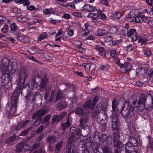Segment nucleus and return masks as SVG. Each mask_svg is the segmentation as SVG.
Masks as SVG:
<instances>
[{
    "label": "nucleus",
    "instance_id": "f257e3e1",
    "mask_svg": "<svg viewBox=\"0 0 153 153\" xmlns=\"http://www.w3.org/2000/svg\"><path fill=\"white\" fill-rule=\"evenodd\" d=\"M21 89L20 86H18L17 87L11 97V106H7L6 107L7 113L10 115H13L16 111V106L18 102L19 97L21 92L22 94L25 96L27 99H30V97H31V93L30 91H29L26 95H24L23 94Z\"/></svg>",
    "mask_w": 153,
    "mask_h": 153
},
{
    "label": "nucleus",
    "instance_id": "f03ea898",
    "mask_svg": "<svg viewBox=\"0 0 153 153\" xmlns=\"http://www.w3.org/2000/svg\"><path fill=\"white\" fill-rule=\"evenodd\" d=\"M10 61L6 57L1 59V63L0 65V68L2 75L11 76L15 73H17L18 70L13 65H11V68L9 67Z\"/></svg>",
    "mask_w": 153,
    "mask_h": 153
},
{
    "label": "nucleus",
    "instance_id": "7ed1b4c3",
    "mask_svg": "<svg viewBox=\"0 0 153 153\" xmlns=\"http://www.w3.org/2000/svg\"><path fill=\"white\" fill-rule=\"evenodd\" d=\"M107 105L105 104H102L101 107L98 108L97 110H94V113L95 115L97 116V120L100 122L106 120L107 115L106 114V109Z\"/></svg>",
    "mask_w": 153,
    "mask_h": 153
},
{
    "label": "nucleus",
    "instance_id": "20e7f679",
    "mask_svg": "<svg viewBox=\"0 0 153 153\" xmlns=\"http://www.w3.org/2000/svg\"><path fill=\"white\" fill-rule=\"evenodd\" d=\"M32 82L34 88H37L38 87H40L41 88H45L47 87L48 81L46 77L42 78L39 76L37 75L32 79Z\"/></svg>",
    "mask_w": 153,
    "mask_h": 153
},
{
    "label": "nucleus",
    "instance_id": "39448f33",
    "mask_svg": "<svg viewBox=\"0 0 153 153\" xmlns=\"http://www.w3.org/2000/svg\"><path fill=\"white\" fill-rule=\"evenodd\" d=\"M134 107L132 105L130 102L126 101L122 107V115L125 118L130 117L131 112L134 111Z\"/></svg>",
    "mask_w": 153,
    "mask_h": 153
},
{
    "label": "nucleus",
    "instance_id": "423d86ee",
    "mask_svg": "<svg viewBox=\"0 0 153 153\" xmlns=\"http://www.w3.org/2000/svg\"><path fill=\"white\" fill-rule=\"evenodd\" d=\"M75 113L79 115H82V116L80 118L79 120L80 126L83 128L84 126L85 125L89 118V116L88 114L85 111L83 110V109L81 107H77L75 109Z\"/></svg>",
    "mask_w": 153,
    "mask_h": 153
},
{
    "label": "nucleus",
    "instance_id": "0eeeda50",
    "mask_svg": "<svg viewBox=\"0 0 153 153\" xmlns=\"http://www.w3.org/2000/svg\"><path fill=\"white\" fill-rule=\"evenodd\" d=\"M79 147L84 148L83 151L84 153H88V149L92 146V143L87 137L81 139L78 144Z\"/></svg>",
    "mask_w": 153,
    "mask_h": 153
},
{
    "label": "nucleus",
    "instance_id": "6e6552de",
    "mask_svg": "<svg viewBox=\"0 0 153 153\" xmlns=\"http://www.w3.org/2000/svg\"><path fill=\"white\" fill-rule=\"evenodd\" d=\"M148 96L150 98L151 104L148 105L145 109L144 108L142 110H141L143 111V115H147L153 108V94L152 95L148 94Z\"/></svg>",
    "mask_w": 153,
    "mask_h": 153
},
{
    "label": "nucleus",
    "instance_id": "1a4fd4ad",
    "mask_svg": "<svg viewBox=\"0 0 153 153\" xmlns=\"http://www.w3.org/2000/svg\"><path fill=\"white\" fill-rule=\"evenodd\" d=\"M19 73L18 79L20 82L23 84L25 83V80L28 78L29 73L24 69L21 70Z\"/></svg>",
    "mask_w": 153,
    "mask_h": 153
},
{
    "label": "nucleus",
    "instance_id": "9d476101",
    "mask_svg": "<svg viewBox=\"0 0 153 153\" xmlns=\"http://www.w3.org/2000/svg\"><path fill=\"white\" fill-rule=\"evenodd\" d=\"M48 109V107L47 106H46L42 109L39 110L36 113L33 115L32 117V119H34L38 117H42L46 114Z\"/></svg>",
    "mask_w": 153,
    "mask_h": 153
},
{
    "label": "nucleus",
    "instance_id": "9b49d317",
    "mask_svg": "<svg viewBox=\"0 0 153 153\" xmlns=\"http://www.w3.org/2000/svg\"><path fill=\"white\" fill-rule=\"evenodd\" d=\"M146 97L147 96L144 94H142L140 96L137 104V105L136 106L140 110H142L145 108V102L146 100Z\"/></svg>",
    "mask_w": 153,
    "mask_h": 153
},
{
    "label": "nucleus",
    "instance_id": "f8f14e48",
    "mask_svg": "<svg viewBox=\"0 0 153 153\" xmlns=\"http://www.w3.org/2000/svg\"><path fill=\"white\" fill-rule=\"evenodd\" d=\"M100 140L102 142V144H103L105 142L107 144L109 145H111L112 143V138L111 136H107L104 134L101 135Z\"/></svg>",
    "mask_w": 153,
    "mask_h": 153
},
{
    "label": "nucleus",
    "instance_id": "ddd939ff",
    "mask_svg": "<svg viewBox=\"0 0 153 153\" xmlns=\"http://www.w3.org/2000/svg\"><path fill=\"white\" fill-rule=\"evenodd\" d=\"M120 71L123 74L125 73L127 71L131 70L132 68L131 64L129 62H126L124 64H120Z\"/></svg>",
    "mask_w": 153,
    "mask_h": 153
},
{
    "label": "nucleus",
    "instance_id": "4468645a",
    "mask_svg": "<svg viewBox=\"0 0 153 153\" xmlns=\"http://www.w3.org/2000/svg\"><path fill=\"white\" fill-rule=\"evenodd\" d=\"M71 121L68 119L66 122L61 123V126L62 129L60 130V132L58 133L59 136H62L65 133V131L67 127H69L71 125Z\"/></svg>",
    "mask_w": 153,
    "mask_h": 153
},
{
    "label": "nucleus",
    "instance_id": "2eb2a0df",
    "mask_svg": "<svg viewBox=\"0 0 153 153\" xmlns=\"http://www.w3.org/2000/svg\"><path fill=\"white\" fill-rule=\"evenodd\" d=\"M148 68L147 66H143L137 68L136 72L138 77L143 76L147 71Z\"/></svg>",
    "mask_w": 153,
    "mask_h": 153
},
{
    "label": "nucleus",
    "instance_id": "dca6fc26",
    "mask_svg": "<svg viewBox=\"0 0 153 153\" xmlns=\"http://www.w3.org/2000/svg\"><path fill=\"white\" fill-rule=\"evenodd\" d=\"M11 76H6L2 75L1 77V85L5 87L7 89L9 88L7 84L9 83L10 79L11 78Z\"/></svg>",
    "mask_w": 153,
    "mask_h": 153
},
{
    "label": "nucleus",
    "instance_id": "f3484780",
    "mask_svg": "<svg viewBox=\"0 0 153 153\" xmlns=\"http://www.w3.org/2000/svg\"><path fill=\"white\" fill-rule=\"evenodd\" d=\"M128 36L130 37L132 40L134 41L137 39V33L135 29H131L127 32Z\"/></svg>",
    "mask_w": 153,
    "mask_h": 153
},
{
    "label": "nucleus",
    "instance_id": "a211bd4d",
    "mask_svg": "<svg viewBox=\"0 0 153 153\" xmlns=\"http://www.w3.org/2000/svg\"><path fill=\"white\" fill-rule=\"evenodd\" d=\"M118 117L116 114H113L112 117V130H115L117 128Z\"/></svg>",
    "mask_w": 153,
    "mask_h": 153
},
{
    "label": "nucleus",
    "instance_id": "6ab92c4d",
    "mask_svg": "<svg viewBox=\"0 0 153 153\" xmlns=\"http://www.w3.org/2000/svg\"><path fill=\"white\" fill-rule=\"evenodd\" d=\"M108 33L107 30L105 29H98L95 32V34L98 36L107 35Z\"/></svg>",
    "mask_w": 153,
    "mask_h": 153
},
{
    "label": "nucleus",
    "instance_id": "aec40b11",
    "mask_svg": "<svg viewBox=\"0 0 153 153\" xmlns=\"http://www.w3.org/2000/svg\"><path fill=\"white\" fill-rule=\"evenodd\" d=\"M40 51H42V50L37 47H30L28 49V52L31 54H34L36 53L40 54L41 53Z\"/></svg>",
    "mask_w": 153,
    "mask_h": 153
},
{
    "label": "nucleus",
    "instance_id": "412c9836",
    "mask_svg": "<svg viewBox=\"0 0 153 153\" xmlns=\"http://www.w3.org/2000/svg\"><path fill=\"white\" fill-rule=\"evenodd\" d=\"M95 8V7H94L89 4H88L84 5V7L81 8V10H86L89 12H92L94 10Z\"/></svg>",
    "mask_w": 153,
    "mask_h": 153
},
{
    "label": "nucleus",
    "instance_id": "4be33fe9",
    "mask_svg": "<svg viewBox=\"0 0 153 153\" xmlns=\"http://www.w3.org/2000/svg\"><path fill=\"white\" fill-rule=\"evenodd\" d=\"M111 145H108L104 143L103 144H101V146H102V149L103 151V153H112L111 152H110L108 146H110Z\"/></svg>",
    "mask_w": 153,
    "mask_h": 153
},
{
    "label": "nucleus",
    "instance_id": "5701e85b",
    "mask_svg": "<svg viewBox=\"0 0 153 153\" xmlns=\"http://www.w3.org/2000/svg\"><path fill=\"white\" fill-rule=\"evenodd\" d=\"M66 106V103L64 102H60L57 104V109L58 110L61 111L64 109Z\"/></svg>",
    "mask_w": 153,
    "mask_h": 153
},
{
    "label": "nucleus",
    "instance_id": "b1692460",
    "mask_svg": "<svg viewBox=\"0 0 153 153\" xmlns=\"http://www.w3.org/2000/svg\"><path fill=\"white\" fill-rule=\"evenodd\" d=\"M114 131L113 134V140H116L119 139L120 135V131L117 128L115 130H113Z\"/></svg>",
    "mask_w": 153,
    "mask_h": 153
},
{
    "label": "nucleus",
    "instance_id": "393cba45",
    "mask_svg": "<svg viewBox=\"0 0 153 153\" xmlns=\"http://www.w3.org/2000/svg\"><path fill=\"white\" fill-rule=\"evenodd\" d=\"M77 141L78 139L75 137V134L72 133L69 138V144H72L74 142H76Z\"/></svg>",
    "mask_w": 153,
    "mask_h": 153
},
{
    "label": "nucleus",
    "instance_id": "a878e982",
    "mask_svg": "<svg viewBox=\"0 0 153 153\" xmlns=\"http://www.w3.org/2000/svg\"><path fill=\"white\" fill-rule=\"evenodd\" d=\"M137 39L139 43L143 44H145L148 41V39L146 36H143L138 37Z\"/></svg>",
    "mask_w": 153,
    "mask_h": 153
},
{
    "label": "nucleus",
    "instance_id": "bb28decb",
    "mask_svg": "<svg viewBox=\"0 0 153 153\" xmlns=\"http://www.w3.org/2000/svg\"><path fill=\"white\" fill-rule=\"evenodd\" d=\"M114 146L117 149H119L122 147L123 144L119 139L113 140Z\"/></svg>",
    "mask_w": 153,
    "mask_h": 153
},
{
    "label": "nucleus",
    "instance_id": "cd10ccee",
    "mask_svg": "<svg viewBox=\"0 0 153 153\" xmlns=\"http://www.w3.org/2000/svg\"><path fill=\"white\" fill-rule=\"evenodd\" d=\"M47 142L49 143L53 144L55 143L56 140V137L53 135L50 136H48L47 137L46 139Z\"/></svg>",
    "mask_w": 153,
    "mask_h": 153
},
{
    "label": "nucleus",
    "instance_id": "c85d7f7f",
    "mask_svg": "<svg viewBox=\"0 0 153 153\" xmlns=\"http://www.w3.org/2000/svg\"><path fill=\"white\" fill-rule=\"evenodd\" d=\"M16 137V135L15 134H13L12 136L6 140V142L11 145L13 144Z\"/></svg>",
    "mask_w": 153,
    "mask_h": 153
},
{
    "label": "nucleus",
    "instance_id": "c756f323",
    "mask_svg": "<svg viewBox=\"0 0 153 153\" xmlns=\"http://www.w3.org/2000/svg\"><path fill=\"white\" fill-rule=\"evenodd\" d=\"M64 97L63 94L61 90H58L57 93L55 100V101L57 102L59 100L62 99Z\"/></svg>",
    "mask_w": 153,
    "mask_h": 153
},
{
    "label": "nucleus",
    "instance_id": "7c9ffc66",
    "mask_svg": "<svg viewBox=\"0 0 153 153\" xmlns=\"http://www.w3.org/2000/svg\"><path fill=\"white\" fill-rule=\"evenodd\" d=\"M91 104V100L87 101L83 105L84 109L85 111L88 114L89 113V108H90V106Z\"/></svg>",
    "mask_w": 153,
    "mask_h": 153
},
{
    "label": "nucleus",
    "instance_id": "2f4dec72",
    "mask_svg": "<svg viewBox=\"0 0 153 153\" xmlns=\"http://www.w3.org/2000/svg\"><path fill=\"white\" fill-rule=\"evenodd\" d=\"M129 142L132 144V146L136 147L138 144V142L137 140L134 137H131L129 140Z\"/></svg>",
    "mask_w": 153,
    "mask_h": 153
},
{
    "label": "nucleus",
    "instance_id": "473e14b6",
    "mask_svg": "<svg viewBox=\"0 0 153 153\" xmlns=\"http://www.w3.org/2000/svg\"><path fill=\"white\" fill-rule=\"evenodd\" d=\"M148 76L147 77V80L153 82V69L150 70L148 73Z\"/></svg>",
    "mask_w": 153,
    "mask_h": 153
},
{
    "label": "nucleus",
    "instance_id": "72a5a7b5",
    "mask_svg": "<svg viewBox=\"0 0 153 153\" xmlns=\"http://www.w3.org/2000/svg\"><path fill=\"white\" fill-rule=\"evenodd\" d=\"M143 15L142 13H139V15L136 16L135 20L137 23H140L143 22Z\"/></svg>",
    "mask_w": 153,
    "mask_h": 153
},
{
    "label": "nucleus",
    "instance_id": "f704fd0d",
    "mask_svg": "<svg viewBox=\"0 0 153 153\" xmlns=\"http://www.w3.org/2000/svg\"><path fill=\"white\" fill-rule=\"evenodd\" d=\"M78 42L80 44L77 45V49H76V50L82 53H84L85 51V48L81 47L82 42Z\"/></svg>",
    "mask_w": 153,
    "mask_h": 153
},
{
    "label": "nucleus",
    "instance_id": "c9c22d12",
    "mask_svg": "<svg viewBox=\"0 0 153 153\" xmlns=\"http://www.w3.org/2000/svg\"><path fill=\"white\" fill-rule=\"evenodd\" d=\"M48 36V35L46 32H43L38 37V41H40L43 40Z\"/></svg>",
    "mask_w": 153,
    "mask_h": 153
},
{
    "label": "nucleus",
    "instance_id": "e433bc0d",
    "mask_svg": "<svg viewBox=\"0 0 153 153\" xmlns=\"http://www.w3.org/2000/svg\"><path fill=\"white\" fill-rule=\"evenodd\" d=\"M62 142H59L56 144L55 150L56 153H57L59 152L62 147Z\"/></svg>",
    "mask_w": 153,
    "mask_h": 153
},
{
    "label": "nucleus",
    "instance_id": "4c0bfd02",
    "mask_svg": "<svg viewBox=\"0 0 153 153\" xmlns=\"http://www.w3.org/2000/svg\"><path fill=\"white\" fill-rule=\"evenodd\" d=\"M27 146V145H24L23 143H20L18 144L16 148V152H20L22 151L23 147Z\"/></svg>",
    "mask_w": 153,
    "mask_h": 153
},
{
    "label": "nucleus",
    "instance_id": "58836bf2",
    "mask_svg": "<svg viewBox=\"0 0 153 153\" xmlns=\"http://www.w3.org/2000/svg\"><path fill=\"white\" fill-rule=\"evenodd\" d=\"M60 117H59L58 115H56L52 118L51 124H53L55 123H57L60 120Z\"/></svg>",
    "mask_w": 153,
    "mask_h": 153
},
{
    "label": "nucleus",
    "instance_id": "ea45409f",
    "mask_svg": "<svg viewBox=\"0 0 153 153\" xmlns=\"http://www.w3.org/2000/svg\"><path fill=\"white\" fill-rule=\"evenodd\" d=\"M118 30L117 28L116 27H110L109 32L110 34H114L117 33Z\"/></svg>",
    "mask_w": 153,
    "mask_h": 153
},
{
    "label": "nucleus",
    "instance_id": "a19ab883",
    "mask_svg": "<svg viewBox=\"0 0 153 153\" xmlns=\"http://www.w3.org/2000/svg\"><path fill=\"white\" fill-rule=\"evenodd\" d=\"M112 106L113 111H115L117 108V100L116 99H114L112 101Z\"/></svg>",
    "mask_w": 153,
    "mask_h": 153
},
{
    "label": "nucleus",
    "instance_id": "79ce46f5",
    "mask_svg": "<svg viewBox=\"0 0 153 153\" xmlns=\"http://www.w3.org/2000/svg\"><path fill=\"white\" fill-rule=\"evenodd\" d=\"M99 100V98L97 96H96L94 98L93 100L92 101V107L91 108L92 109L95 106L97 102Z\"/></svg>",
    "mask_w": 153,
    "mask_h": 153
},
{
    "label": "nucleus",
    "instance_id": "37998d69",
    "mask_svg": "<svg viewBox=\"0 0 153 153\" xmlns=\"http://www.w3.org/2000/svg\"><path fill=\"white\" fill-rule=\"evenodd\" d=\"M65 85L68 88V89L70 88L72 89L73 91H76L75 87L74 84H70L67 82L65 83Z\"/></svg>",
    "mask_w": 153,
    "mask_h": 153
},
{
    "label": "nucleus",
    "instance_id": "c03bdc74",
    "mask_svg": "<svg viewBox=\"0 0 153 153\" xmlns=\"http://www.w3.org/2000/svg\"><path fill=\"white\" fill-rule=\"evenodd\" d=\"M121 13L120 12H115L113 15V17L115 19L120 18L121 16Z\"/></svg>",
    "mask_w": 153,
    "mask_h": 153
},
{
    "label": "nucleus",
    "instance_id": "a18cd8bd",
    "mask_svg": "<svg viewBox=\"0 0 153 153\" xmlns=\"http://www.w3.org/2000/svg\"><path fill=\"white\" fill-rule=\"evenodd\" d=\"M136 16L135 11L134 10L131 11L128 13V18H135Z\"/></svg>",
    "mask_w": 153,
    "mask_h": 153
},
{
    "label": "nucleus",
    "instance_id": "49530a36",
    "mask_svg": "<svg viewBox=\"0 0 153 153\" xmlns=\"http://www.w3.org/2000/svg\"><path fill=\"white\" fill-rule=\"evenodd\" d=\"M99 54L103 58H107L108 57V55H109V53L105 50L99 53Z\"/></svg>",
    "mask_w": 153,
    "mask_h": 153
},
{
    "label": "nucleus",
    "instance_id": "de8ad7c7",
    "mask_svg": "<svg viewBox=\"0 0 153 153\" xmlns=\"http://www.w3.org/2000/svg\"><path fill=\"white\" fill-rule=\"evenodd\" d=\"M10 28L11 30L13 31H16L17 29L16 24L15 23H13L10 25Z\"/></svg>",
    "mask_w": 153,
    "mask_h": 153
},
{
    "label": "nucleus",
    "instance_id": "09e8293b",
    "mask_svg": "<svg viewBox=\"0 0 153 153\" xmlns=\"http://www.w3.org/2000/svg\"><path fill=\"white\" fill-rule=\"evenodd\" d=\"M144 55L145 56L149 57L152 55V52L150 51L146 50L143 51Z\"/></svg>",
    "mask_w": 153,
    "mask_h": 153
},
{
    "label": "nucleus",
    "instance_id": "8fccbe9b",
    "mask_svg": "<svg viewBox=\"0 0 153 153\" xmlns=\"http://www.w3.org/2000/svg\"><path fill=\"white\" fill-rule=\"evenodd\" d=\"M92 151L94 153H97L99 152V146L97 144L93 146L92 147Z\"/></svg>",
    "mask_w": 153,
    "mask_h": 153
},
{
    "label": "nucleus",
    "instance_id": "3c124183",
    "mask_svg": "<svg viewBox=\"0 0 153 153\" xmlns=\"http://www.w3.org/2000/svg\"><path fill=\"white\" fill-rule=\"evenodd\" d=\"M42 121L41 118L38 119L33 123V125L35 126H37L40 124Z\"/></svg>",
    "mask_w": 153,
    "mask_h": 153
},
{
    "label": "nucleus",
    "instance_id": "603ef678",
    "mask_svg": "<svg viewBox=\"0 0 153 153\" xmlns=\"http://www.w3.org/2000/svg\"><path fill=\"white\" fill-rule=\"evenodd\" d=\"M55 91L54 90H53L51 91V97L49 100V101L51 102L54 100L55 97Z\"/></svg>",
    "mask_w": 153,
    "mask_h": 153
},
{
    "label": "nucleus",
    "instance_id": "864d4df0",
    "mask_svg": "<svg viewBox=\"0 0 153 153\" xmlns=\"http://www.w3.org/2000/svg\"><path fill=\"white\" fill-rule=\"evenodd\" d=\"M27 9L30 10H35L37 11L38 10V8H36L33 5L28 6L27 7Z\"/></svg>",
    "mask_w": 153,
    "mask_h": 153
},
{
    "label": "nucleus",
    "instance_id": "5fc2aeb1",
    "mask_svg": "<svg viewBox=\"0 0 153 153\" xmlns=\"http://www.w3.org/2000/svg\"><path fill=\"white\" fill-rule=\"evenodd\" d=\"M105 41L107 42H110L113 40L112 36H107L105 37Z\"/></svg>",
    "mask_w": 153,
    "mask_h": 153
},
{
    "label": "nucleus",
    "instance_id": "6e6d98bb",
    "mask_svg": "<svg viewBox=\"0 0 153 153\" xmlns=\"http://www.w3.org/2000/svg\"><path fill=\"white\" fill-rule=\"evenodd\" d=\"M30 128H27L26 130L24 131L22 133H21L20 134V135H21V136L26 135L28 134L29 130H30Z\"/></svg>",
    "mask_w": 153,
    "mask_h": 153
},
{
    "label": "nucleus",
    "instance_id": "4d7b16f0",
    "mask_svg": "<svg viewBox=\"0 0 153 153\" xmlns=\"http://www.w3.org/2000/svg\"><path fill=\"white\" fill-rule=\"evenodd\" d=\"M133 45L132 44H130L125 47V49L128 51H131L133 50Z\"/></svg>",
    "mask_w": 153,
    "mask_h": 153
},
{
    "label": "nucleus",
    "instance_id": "13d9d810",
    "mask_svg": "<svg viewBox=\"0 0 153 153\" xmlns=\"http://www.w3.org/2000/svg\"><path fill=\"white\" fill-rule=\"evenodd\" d=\"M8 26L7 25H5L1 29V31L4 33L7 32L8 30Z\"/></svg>",
    "mask_w": 153,
    "mask_h": 153
},
{
    "label": "nucleus",
    "instance_id": "bf43d9fd",
    "mask_svg": "<svg viewBox=\"0 0 153 153\" xmlns=\"http://www.w3.org/2000/svg\"><path fill=\"white\" fill-rule=\"evenodd\" d=\"M51 115L50 114L47 115L43 119L46 122L49 123L50 121Z\"/></svg>",
    "mask_w": 153,
    "mask_h": 153
},
{
    "label": "nucleus",
    "instance_id": "052dcab7",
    "mask_svg": "<svg viewBox=\"0 0 153 153\" xmlns=\"http://www.w3.org/2000/svg\"><path fill=\"white\" fill-rule=\"evenodd\" d=\"M116 52L115 50H112L111 51L110 55L112 58H115L116 54Z\"/></svg>",
    "mask_w": 153,
    "mask_h": 153
},
{
    "label": "nucleus",
    "instance_id": "680f3d73",
    "mask_svg": "<svg viewBox=\"0 0 153 153\" xmlns=\"http://www.w3.org/2000/svg\"><path fill=\"white\" fill-rule=\"evenodd\" d=\"M131 146H132V145L130 142H127L125 144V148L126 152L128 151V148L131 147Z\"/></svg>",
    "mask_w": 153,
    "mask_h": 153
},
{
    "label": "nucleus",
    "instance_id": "e2e57ef3",
    "mask_svg": "<svg viewBox=\"0 0 153 153\" xmlns=\"http://www.w3.org/2000/svg\"><path fill=\"white\" fill-rule=\"evenodd\" d=\"M90 16L91 17H93V18L95 19H97V18H99L98 16V15L97 14H95L94 13H91L88 16Z\"/></svg>",
    "mask_w": 153,
    "mask_h": 153
},
{
    "label": "nucleus",
    "instance_id": "0e129e2a",
    "mask_svg": "<svg viewBox=\"0 0 153 153\" xmlns=\"http://www.w3.org/2000/svg\"><path fill=\"white\" fill-rule=\"evenodd\" d=\"M101 3L102 4L107 6H109V5L107 0H101Z\"/></svg>",
    "mask_w": 153,
    "mask_h": 153
},
{
    "label": "nucleus",
    "instance_id": "69168bd1",
    "mask_svg": "<svg viewBox=\"0 0 153 153\" xmlns=\"http://www.w3.org/2000/svg\"><path fill=\"white\" fill-rule=\"evenodd\" d=\"M44 128V126H40L39 128H38L36 131V132L37 133H39L40 132H42Z\"/></svg>",
    "mask_w": 153,
    "mask_h": 153
},
{
    "label": "nucleus",
    "instance_id": "338daca9",
    "mask_svg": "<svg viewBox=\"0 0 153 153\" xmlns=\"http://www.w3.org/2000/svg\"><path fill=\"white\" fill-rule=\"evenodd\" d=\"M22 4H23L24 6H28L30 4V3L28 0H23Z\"/></svg>",
    "mask_w": 153,
    "mask_h": 153
},
{
    "label": "nucleus",
    "instance_id": "774afa93",
    "mask_svg": "<svg viewBox=\"0 0 153 153\" xmlns=\"http://www.w3.org/2000/svg\"><path fill=\"white\" fill-rule=\"evenodd\" d=\"M148 19V17H145L143 15V22L144 21V22H147L148 24H149V23L150 20L149 19Z\"/></svg>",
    "mask_w": 153,
    "mask_h": 153
}]
</instances>
